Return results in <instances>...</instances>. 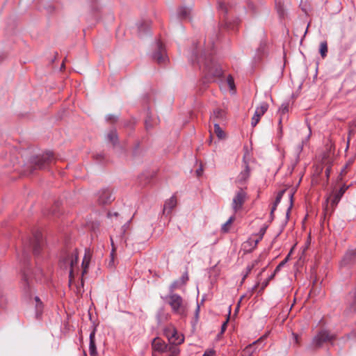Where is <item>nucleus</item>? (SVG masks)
Instances as JSON below:
<instances>
[{"mask_svg": "<svg viewBox=\"0 0 356 356\" xmlns=\"http://www.w3.org/2000/svg\"><path fill=\"white\" fill-rule=\"evenodd\" d=\"M196 174L198 177L201 176L202 174V168H200L199 169H197L196 170Z\"/></svg>", "mask_w": 356, "mask_h": 356, "instance_id": "44", "label": "nucleus"}, {"mask_svg": "<svg viewBox=\"0 0 356 356\" xmlns=\"http://www.w3.org/2000/svg\"><path fill=\"white\" fill-rule=\"evenodd\" d=\"M268 284V280H267L265 283H264V287H266Z\"/></svg>", "mask_w": 356, "mask_h": 356, "instance_id": "54", "label": "nucleus"}, {"mask_svg": "<svg viewBox=\"0 0 356 356\" xmlns=\"http://www.w3.org/2000/svg\"><path fill=\"white\" fill-rule=\"evenodd\" d=\"M356 310V292L354 294L353 302L350 305L348 309L346 310V313L348 314Z\"/></svg>", "mask_w": 356, "mask_h": 356, "instance_id": "25", "label": "nucleus"}, {"mask_svg": "<svg viewBox=\"0 0 356 356\" xmlns=\"http://www.w3.org/2000/svg\"><path fill=\"white\" fill-rule=\"evenodd\" d=\"M335 339V335L330 334L328 331L323 330L319 332L314 338L312 346L315 348L322 346L324 343L332 342Z\"/></svg>", "mask_w": 356, "mask_h": 356, "instance_id": "4", "label": "nucleus"}, {"mask_svg": "<svg viewBox=\"0 0 356 356\" xmlns=\"http://www.w3.org/2000/svg\"><path fill=\"white\" fill-rule=\"evenodd\" d=\"M194 56L195 60H197V63H202L204 65V70L209 75L215 77H220L222 76V70L221 67L218 63L213 60L210 55H207L206 52H204L200 58H197L196 55Z\"/></svg>", "mask_w": 356, "mask_h": 356, "instance_id": "1", "label": "nucleus"}, {"mask_svg": "<svg viewBox=\"0 0 356 356\" xmlns=\"http://www.w3.org/2000/svg\"><path fill=\"white\" fill-rule=\"evenodd\" d=\"M266 230V227H263L259 231V239H262L263 236L264 235Z\"/></svg>", "mask_w": 356, "mask_h": 356, "instance_id": "40", "label": "nucleus"}, {"mask_svg": "<svg viewBox=\"0 0 356 356\" xmlns=\"http://www.w3.org/2000/svg\"><path fill=\"white\" fill-rule=\"evenodd\" d=\"M284 261L281 262L275 268V273H276L278 270H280V268L284 265Z\"/></svg>", "mask_w": 356, "mask_h": 356, "instance_id": "42", "label": "nucleus"}, {"mask_svg": "<svg viewBox=\"0 0 356 356\" xmlns=\"http://www.w3.org/2000/svg\"><path fill=\"white\" fill-rule=\"evenodd\" d=\"M227 83H228V85H229V86L231 90L234 89L235 86H234V79L230 75H229L228 77H227Z\"/></svg>", "mask_w": 356, "mask_h": 356, "instance_id": "30", "label": "nucleus"}, {"mask_svg": "<svg viewBox=\"0 0 356 356\" xmlns=\"http://www.w3.org/2000/svg\"><path fill=\"white\" fill-rule=\"evenodd\" d=\"M198 311H199V307H197V313L198 312Z\"/></svg>", "mask_w": 356, "mask_h": 356, "instance_id": "56", "label": "nucleus"}, {"mask_svg": "<svg viewBox=\"0 0 356 356\" xmlns=\"http://www.w3.org/2000/svg\"><path fill=\"white\" fill-rule=\"evenodd\" d=\"M179 353V350L177 348H174L173 351H172V356H175L177 355H178Z\"/></svg>", "mask_w": 356, "mask_h": 356, "instance_id": "47", "label": "nucleus"}, {"mask_svg": "<svg viewBox=\"0 0 356 356\" xmlns=\"http://www.w3.org/2000/svg\"><path fill=\"white\" fill-rule=\"evenodd\" d=\"M279 111H280L282 114H285L286 113H287V112H288V106H287V105L282 104V105L281 106V107L280 108Z\"/></svg>", "mask_w": 356, "mask_h": 356, "instance_id": "38", "label": "nucleus"}, {"mask_svg": "<svg viewBox=\"0 0 356 356\" xmlns=\"http://www.w3.org/2000/svg\"><path fill=\"white\" fill-rule=\"evenodd\" d=\"M152 348L154 350L162 352L165 349V344L160 338H155L152 341Z\"/></svg>", "mask_w": 356, "mask_h": 356, "instance_id": "17", "label": "nucleus"}, {"mask_svg": "<svg viewBox=\"0 0 356 356\" xmlns=\"http://www.w3.org/2000/svg\"><path fill=\"white\" fill-rule=\"evenodd\" d=\"M166 300L174 313L181 316H186L187 305L179 295L172 293L166 297Z\"/></svg>", "mask_w": 356, "mask_h": 356, "instance_id": "2", "label": "nucleus"}, {"mask_svg": "<svg viewBox=\"0 0 356 356\" xmlns=\"http://www.w3.org/2000/svg\"><path fill=\"white\" fill-rule=\"evenodd\" d=\"M325 174H326V176L328 177L329 175H330V168H327L326 170H325Z\"/></svg>", "mask_w": 356, "mask_h": 356, "instance_id": "49", "label": "nucleus"}, {"mask_svg": "<svg viewBox=\"0 0 356 356\" xmlns=\"http://www.w3.org/2000/svg\"><path fill=\"white\" fill-rule=\"evenodd\" d=\"M191 10L188 8L182 7L179 8V15L181 18L186 19L189 17Z\"/></svg>", "mask_w": 356, "mask_h": 356, "instance_id": "23", "label": "nucleus"}, {"mask_svg": "<svg viewBox=\"0 0 356 356\" xmlns=\"http://www.w3.org/2000/svg\"><path fill=\"white\" fill-rule=\"evenodd\" d=\"M275 274V273H273V275H272L268 278V282H269L270 280H272V279L273 278V277H274Z\"/></svg>", "mask_w": 356, "mask_h": 356, "instance_id": "52", "label": "nucleus"}, {"mask_svg": "<svg viewBox=\"0 0 356 356\" xmlns=\"http://www.w3.org/2000/svg\"><path fill=\"white\" fill-rule=\"evenodd\" d=\"M218 8L222 10H224L225 12H226V8H225V3L223 2H219L218 3Z\"/></svg>", "mask_w": 356, "mask_h": 356, "instance_id": "41", "label": "nucleus"}, {"mask_svg": "<svg viewBox=\"0 0 356 356\" xmlns=\"http://www.w3.org/2000/svg\"><path fill=\"white\" fill-rule=\"evenodd\" d=\"M265 337H260L258 340L253 342L252 344L246 346L242 351V356H252V354L256 351V346L264 341Z\"/></svg>", "mask_w": 356, "mask_h": 356, "instance_id": "11", "label": "nucleus"}, {"mask_svg": "<svg viewBox=\"0 0 356 356\" xmlns=\"http://www.w3.org/2000/svg\"><path fill=\"white\" fill-rule=\"evenodd\" d=\"M352 163H353V161L352 160H349L346 163L345 166L342 168V170H341V172H340L341 179H342V177L344 176L347 173L348 169L351 165Z\"/></svg>", "mask_w": 356, "mask_h": 356, "instance_id": "26", "label": "nucleus"}, {"mask_svg": "<svg viewBox=\"0 0 356 356\" xmlns=\"http://www.w3.org/2000/svg\"><path fill=\"white\" fill-rule=\"evenodd\" d=\"M159 122V119L157 116L154 114H152V112L148 111L147 113V118L145 120V124L147 127H152L153 126L157 124Z\"/></svg>", "mask_w": 356, "mask_h": 356, "instance_id": "14", "label": "nucleus"}, {"mask_svg": "<svg viewBox=\"0 0 356 356\" xmlns=\"http://www.w3.org/2000/svg\"><path fill=\"white\" fill-rule=\"evenodd\" d=\"M111 195L108 192H106L104 194V197L101 196L99 197V202L102 204H107L108 202H111Z\"/></svg>", "mask_w": 356, "mask_h": 356, "instance_id": "24", "label": "nucleus"}, {"mask_svg": "<svg viewBox=\"0 0 356 356\" xmlns=\"http://www.w3.org/2000/svg\"><path fill=\"white\" fill-rule=\"evenodd\" d=\"M284 192H285V191H284V190H283V191H280V192L278 193V194H277V197H276V199H275V203H276V204H278L280 202V200H281V199H282V196H283V195H284Z\"/></svg>", "mask_w": 356, "mask_h": 356, "instance_id": "33", "label": "nucleus"}, {"mask_svg": "<svg viewBox=\"0 0 356 356\" xmlns=\"http://www.w3.org/2000/svg\"><path fill=\"white\" fill-rule=\"evenodd\" d=\"M108 137L109 138V140L112 142V143H115L117 140V136L115 134V132H111V134H109L108 135Z\"/></svg>", "mask_w": 356, "mask_h": 356, "instance_id": "36", "label": "nucleus"}, {"mask_svg": "<svg viewBox=\"0 0 356 356\" xmlns=\"http://www.w3.org/2000/svg\"><path fill=\"white\" fill-rule=\"evenodd\" d=\"M248 154L243 156V170L239 173L236 179V183L243 186L248 181L250 175V169L246 160Z\"/></svg>", "mask_w": 356, "mask_h": 356, "instance_id": "5", "label": "nucleus"}, {"mask_svg": "<svg viewBox=\"0 0 356 356\" xmlns=\"http://www.w3.org/2000/svg\"><path fill=\"white\" fill-rule=\"evenodd\" d=\"M216 354V351L213 349H209V350H207L203 356H214Z\"/></svg>", "mask_w": 356, "mask_h": 356, "instance_id": "37", "label": "nucleus"}, {"mask_svg": "<svg viewBox=\"0 0 356 356\" xmlns=\"http://www.w3.org/2000/svg\"><path fill=\"white\" fill-rule=\"evenodd\" d=\"M177 205V199L175 196L171 197L170 199L166 200L163 207V213H166L169 214L171 211L176 207Z\"/></svg>", "mask_w": 356, "mask_h": 356, "instance_id": "12", "label": "nucleus"}, {"mask_svg": "<svg viewBox=\"0 0 356 356\" xmlns=\"http://www.w3.org/2000/svg\"><path fill=\"white\" fill-rule=\"evenodd\" d=\"M150 22L149 20H144L138 24V36L143 37L145 33L149 31Z\"/></svg>", "mask_w": 356, "mask_h": 356, "instance_id": "13", "label": "nucleus"}, {"mask_svg": "<svg viewBox=\"0 0 356 356\" xmlns=\"http://www.w3.org/2000/svg\"><path fill=\"white\" fill-rule=\"evenodd\" d=\"M154 59L159 65H165L168 61V58L166 56L165 49L161 42L157 44V50L154 54Z\"/></svg>", "mask_w": 356, "mask_h": 356, "instance_id": "10", "label": "nucleus"}, {"mask_svg": "<svg viewBox=\"0 0 356 356\" xmlns=\"http://www.w3.org/2000/svg\"><path fill=\"white\" fill-rule=\"evenodd\" d=\"M95 330L90 334L89 352L91 356H97V351L95 342Z\"/></svg>", "mask_w": 356, "mask_h": 356, "instance_id": "15", "label": "nucleus"}, {"mask_svg": "<svg viewBox=\"0 0 356 356\" xmlns=\"http://www.w3.org/2000/svg\"><path fill=\"white\" fill-rule=\"evenodd\" d=\"M215 134L218 136L219 139H224L225 138V134L222 131V129L220 127L219 124L217 122L214 123V130Z\"/></svg>", "mask_w": 356, "mask_h": 356, "instance_id": "21", "label": "nucleus"}, {"mask_svg": "<svg viewBox=\"0 0 356 356\" xmlns=\"http://www.w3.org/2000/svg\"><path fill=\"white\" fill-rule=\"evenodd\" d=\"M312 132H311V129L309 127V135H308V138H309L310 135H311Z\"/></svg>", "mask_w": 356, "mask_h": 356, "instance_id": "55", "label": "nucleus"}, {"mask_svg": "<svg viewBox=\"0 0 356 356\" xmlns=\"http://www.w3.org/2000/svg\"><path fill=\"white\" fill-rule=\"evenodd\" d=\"M53 157V154L51 152L46 153L42 156L41 161H35V165L39 168H42L43 166L44 163H46Z\"/></svg>", "mask_w": 356, "mask_h": 356, "instance_id": "19", "label": "nucleus"}, {"mask_svg": "<svg viewBox=\"0 0 356 356\" xmlns=\"http://www.w3.org/2000/svg\"><path fill=\"white\" fill-rule=\"evenodd\" d=\"M293 336H294V339H295L296 343H298V335L293 334Z\"/></svg>", "mask_w": 356, "mask_h": 356, "instance_id": "48", "label": "nucleus"}, {"mask_svg": "<svg viewBox=\"0 0 356 356\" xmlns=\"http://www.w3.org/2000/svg\"><path fill=\"white\" fill-rule=\"evenodd\" d=\"M277 13L280 16H284V9L283 6L281 4H277L276 5Z\"/></svg>", "mask_w": 356, "mask_h": 356, "instance_id": "34", "label": "nucleus"}, {"mask_svg": "<svg viewBox=\"0 0 356 356\" xmlns=\"http://www.w3.org/2000/svg\"><path fill=\"white\" fill-rule=\"evenodd\" d=\"M182 284L179 280L174 281L170 286V291L173 292L175 290L179 289Z\"/></svg>", "mask_w": 356, "mask_h": 356, "instance_id": "28", "label": "nucleus"}, {"mask_svg": "<svg viewBox=\"0 0 356 356\" xmlns=\"http://www.w3.org/2000/svg\"><path fill=\"white\" fill-rule=\"evenodd\" d=\"M277 206V204H276V203H275V202H274L273 206V207H272V209H271V213H270L271 216L273 215V212H274V211H275V210L276 209Z\"/></svg>", "mask_w": 356, "mask_h": 356, "instance_id": "45", "label": "nucleus"}, {"mask_svg": "<svg viewBox=\"0 0 356 356\" xmlns=\"http://www.w3.org/2000/svg\"><path fill=\"white\" fill-rule=\"evenodd\" d=\"M34 300L35 302V308L37 310V313L40 312L42 307V303L40 301V298L38 296L34 297Z\"/></svg>", "mask_w": 356, "mask_h": 356, "instance_id": "29", "label": "nucleus"}, {"mask_svg": "<svg viewBox=\"0 0 356 356\" xmlns=\"http://www.w3.org/2000/svg\"><path fill=\"white\" fill-rule=\"evenodd\" d=\"M111 260L109 261V262L108 264V266L110 268H113L115 267V264H114V252L113 251L111 252Z\"/></svg>", "mask_w": 356, "mask_h": 356, "instance_id": "32", "label": "nucleus"}, {"mask_svg": "<svg viewBox=\"0 0 356 356\" xmlns=\"http://www.w3.org/2000/svg\"><path fill=\"white\" fill-rule=\"evenodd\" d=\"M261 239H259V236L255 240V244L257 245Z\"/></svg>", "mask_w": 356, "mask_h": 356, "instance_id": "51", "label": "nucleus"}, {"mask_svg": "<svg viewBox=\"0 0 356 356\" xmlns=\"http://www.w3.org/2000/svg\"><path fill=\"white\" fill-rule=\"evenodd\" d=\"M268 109V104L266 102H262L258 106L254 111V113L252 118L251 125L252 127L257 126L260 121L261 118Z\"/></svg>", "mask_w": 356, "mask_h": 356, "instance_id": "6", "label": "nucleus"}, {"mask_svg": "<svg viewBox=\"0 0 356 356\" xmlns=\"http://www.w3.org/2000/svg\"><path fill=\"white\" fill-rule=\"evenodd\" d=\"M355 252L353 250L347 252L343 260V263L344 264H348L350 261L351 258L355 255Z\"/></svg>", "mask_w": 356, "mask_h": 356, "instance_id": "27", "label": "nucleus"}, {"mask_svg": "<svg viewBox=\"0 0 356 356\" xmlns=\"http://www.w3.org/2000/svg\"><path fill=\"white\" fill-rule=\"evenodd\" d=\"M90 260V256L89 252H86L85 253V256H84V257L83 259V261H82V264H81L82 275H83L85 273H87V269H88V268L89 266Z\"/></svg>", "mask_w": 356, "mask_h": 356, "instance_id": "18", "label": "nucleus"}, {"mask_svg": "<svg viewBox=\"0 0 356 356\" xmlns=\"http://www.w3.org/2000/svg\"><path fill=\"white\" fill-rule=\"evenodd\" d=\"M353 126L356 127V118L352 122Z\"/></svg>", "mask_w": 356, "mask_h": 356, "instance_id": "50", "label": "nucleus"}, {"mask_svg": "<svg viewBox=\"0 0 356 356\" xmlns=\"http://www.w3.org/2000/svg\"><path fill=\"white\" fill-rule=\"evenodd\" d=\"M165 335L169 342L175 345L181 344L184 339L183 335L179 334L174 327L168 329L165 331Z\"/></svg>", "mask_w": 356, "mask_h": 356, "instance_id": "8", "label": "nucleus"}, {"mask_svg": "<svg viewBox=\"0 0 356 356\" xmlns=\"http://www.w3.org/2000/svg\"><path fill=\"white\" fill-rule=\"evenodd\" d=\"M281 124H282V118H280L279 120V126H280L279 129H280V135H282V127L281 126Z\"/></svg>", "mask_w": 356, "mask_h": 356, "instance_id": "46", "label": "nucleus"}, {"mask_svg": "<svg viewBox=\"0 0 356 356\" xmlns=\"http://www.w3.org/2000/svg\"><path fill=\"white\" fill-rule=\"evenodd\" d=\"M188 280V273L186 272L179 279V281L181 282V284L184 285L186 284V282Z\"/></svg>", "mask_w": 356, "mask_h": 356, "instance_id": "31", "label": "nucleus"}, {"mask_svg": "<svg viewBox=\"0 0 356 356\" xmlns=\"http://www.w3.org/2000/svg\"><path fill=\"white\" fill-rule=\"evenodd\" d=\"M225 118V111L222 109L216 108L213 111L212 115L210 118L211 121L218 123L219 120H223Z\"/></svg>", "mask_w": 356, "mask_h": 356, "instance_id": "16", "label": "nucleus"}, {"mask_svg": "<svg viewBox=\"0 0 356 356\" xmlns=\"http://www.w3.org/2000/svg\"><path fill=\"white\" fill-rule=\"evenodd\" d=\"M319 52L322 58H325L327 53V43L326 41H323L320 44Z\"/></svg>", "mask_w": 356, "mask_h": 356, "instance_id": "22", "label": "nucleus"}, {"mask_svg": "<svg viewBox=\"0 0 356 356\" xmlns=\"http://www.w3.org/2000/svg\"><path fill=\"white\" fill-rule=\"evenodd\" d=\"M33 251H34L35 254H38V250H37V248H36V247H34Z\"/></svg>", "mask_w": 356, "mask_h": 356, "instance_id": "53", "label": "nucleus"}, {"mask_svg": "<svg viewBox=\"0 0 356 356\" xmlns=\"http://www.w3.org/2000/svg\"><path fill=\"white\" fill-rule=\"evenodd\" d=\"M117 119V117L115 116V115H109L106 117V120H115Z\"/></svg>", "mask_w": 356, "mask_h": 356, "instance_id": "43", "label": "nucleus"}, {"mask_svg": "<svg viewBox=\"0 0 356 356\" xmlns=\"http://www.w3.org/2000/svg\"><path fill=\"white\" fill-rule=\"evenodd\" d=\"M234 220H235L234 216H231L228 219V220L222 225L221 232L223 233H227L230 230Z\"/></svg>", "mask_w": 356, "mask_h": 356, "instance_id": "20", "label": "nucleus"}, {"mask_svg": "<svg viewBox=\"0 0 356 356\" xmlns=\"http://www.w3.org/2000/svg\"><path fill=\"white\" fill-rule=\"evenodd\" d=\"M228 321H229V317L227 318V320L222 325L221 330H220V332L219 335L222 334L225 332V331L226 330Z\"/></svg>", "mask_w": 356, "mask_h": 356, "instance_id": "35", "label": "nucleus"}, {"mask_svg": "<svg viewBox=\"0 0 356 356\" xmlns=\"http://www.w3.org/2000/svg\"><path fill=\"white\" fill-rule=\"evenodd\" d=\"M246 198V193L243 188H240L237 191L236 195L232 200V207L234 212L238 211L243 206Z\"/></svg>", "mask_w": 356, "mask_h": 356, "instance_id": "9", "label": "nucleus"}, {"mask_svg": "<svg viewBox=\"0 0 356 356\" xmlns=\"http://www.w3.org/2000/svg\"><path fill=\"white\" fill-rule=\"evenodd\" d=\"M63 266L65 268H69V284L70 285L72 284V280L75 276V275L78 273V255L76 252H72L71 254H68L65 259H63Z\"/></svg>", "mask_w": 356, "mask_h": 356, "instance_id": "3", "label": "nucleus"}, {"mask_svg": "<svg viewBox=\"0 0 356 356\" xmlns=\"http://www.w3.org/2000/svg\"><path fill=\"white\" fill-rule=\"evenodd\" d=\"M83 285V280H81V285L78 286L76 287V293L78 294H81L83 292V290L82 289Z\"/></svg>", "mask_w": 356, "mask_h": 356, "instance_id": "39", "label": "nucleus"}, {"mask_svg": "<svg viewBox=\"0 0 356 356\" xmlns=\"http://www.w3.org/2000/svg\"><path fill=\"white\" fill-rule=\"evenodd\" d=\"M348 188V186L343 185L339 190L333 191L332 194L327 199V202H330L332 209L338 204Z\"/></svg>", "mask_w": 356, "mask_h": 356, "instance_id": "7", "label": "nucleus"}]
</instances>
